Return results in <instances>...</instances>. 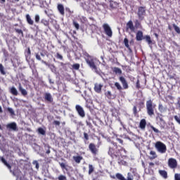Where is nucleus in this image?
Here are the masks:
<instances>
[{
	"instance_id": "1",
	"label": "nucleus",
	"mask_w": 180,
	"mask_h": 180,
	"mask_svg": "<svg viewBox=\"0 0 180 180\" xmlns=\"http://www.w3.org/2000/svg\"><path fill=\"white\" fill-rule=\"evenodd\" d=\"M108 148V154L111 157L112 160H117V158H123L125 157L120 153V149L117 148V143L112 141Z\"/></svg>"
},
{
	"instance_id": "2",
	"label": "nucleus",
	"mask_w": 180,
	"mask_h": 180,
	"mask_svg": "<svg viewBox=\"0 0 180 180\" xmlns=\"http://www.w3.org/2000/svg\"><path fill=\"white\" fill-rule=\"evenodd\" d=\"M146 110L148 116H154V110H155V105L153 103V100L146 101Z\"/></svg>"
},
{
	"instance_id": "3",
	"label": "nucleus",
	"mask_w": 180,
	"mask_h": 180,
	"mask_svg": "<svg viewBox=\"0 0 180 180\" xmlns=\"http://www.w3.org/2000/svg\"><path fill=\"white\" fill-rule=\"evenodd\" d=\"M155 148L160 154H165L167 153V145L161 141H157L155 143Z\"/></svg>"
},
{
	"instance_id": "4",
	"label": "nucleus",
	"mask_w": 180,
	"mask_h": 180,
	"mask_svg": "<svg viewBox=\"0 0 180 180\" xmlns=\"http://www.w3.org/2000/svg\"><path fill=\"white\" fill-rule=\"evenodd\" d=\"M115 176L119 180H134V176H133V174H131V172L127 173V179L124 178V176H123L122 174L120 173H117L115 174Z\"/></svg>"
},
{
	"instance_id": "5",
	"label": "nucleus",
	"mask_w": 180,
	"mask_h": 180,
	"mask_svg": "<svg viewBox=\"0 0 180 180\" xmlns=\"http://www.w3.org/2000/svg\"><path fill=\"white\" fill-rule=\"evenodd\" d=\"M137 15L139 20H144V17L146 16V7L144 6L139 7Z\"/></svg>"
},
{
	"instance_id": "6",
	"label": "nucleus",
	"mask_w": 180,
	"mask_h": 180,
	"mask_svg": "<svg viewBox=\"0 0 180 180\" xmlns=\"http://www.w3.org/2000/svg\"><path fill=\"white\" fill-rule=\"evenodd\" d=\"M103 29L106 36H108V37H112V36H113V32L112 31V28H110V26H109V24L104 23L103 25Z\"/></svg>"
},
{
	"instance_id": "7",
	"label": "nucleus",
	"mask_w": 180,
	"mask_h": 180,
	"mask_svg": "<svg viewBox=\"0 0 180 180\" xmlns=\"http://www.w3.org/2000/svg\"><path fill=\"white\" fill-rule=\"evenodd\" d=\"M167 164L168 167H170L171 169H175V168H177L178 167V162L176 161V159L174 158H169Z\"/></svg>"
},
{
	"instance_id": "8",
	"label": "nucleus",
	"mask_w": 180,
	"mask_h": 180,
	"mask_svg": "<svg viewBox=\"0 0 180 180\" xmlns=\"http://www.w3.org/2000/svg\"><path fill=\"white\" fill-rule=\"evenodd\" d=\"M86 62L91 70H94L95 72H98V68L96 67V65H95L94 59H86Z\"/></svg>"
},
{
	"instance_id": "9",
	"label": "nucleus",
	"mask_w": 180,
	"mask_h": 180,
	"mask_svg": "<svg viewBox=\"0 0 180 180\" xmlns=\"http://www.w3.org/2000/svg\"><path fill=\"white\" fill-rule=\"evenodd\" d=\"M89 151H91V154H93V155H96V154H98V153L99 152V149L96 148V145H95V143H89Z\"/></svg>"
},
{
	"instance_id": "10",
	"label": "nucleus",
	"mask_w": 180,
	"mask_h": 180,
	"mask_svg": "<svg viewBox=\"0 0 180 180\" xmlns=\"http://www.w3.org/2000/svg\"><path fill=\"white\" fill-rule=\"evenodd\" d=\"M156 120L158 122L160 129H165V121L164 120V118H162V115H158L156 117Z\"/></svg>"
},
{
	"instance_id": "11",
	"label": "nucleus",
	"mask_w": 180,
	"mask_h": 180,
	"mask_svg": "<svg viewBox=\"0 0 180 180\" xmlns=\"http://www.w3.org/2000/svg\"><path fill=\"white\" fill-rule=\"evenodd\" d=\"M7 130H12L13 131H18V125L16 122L8 123L6 125Z\"/></svg>"
},
{
	"instance_id": "12",
	"label": "nucleus",
	"mask_w": 180,
	"mask_h": 180,
	"mask_svg": "<svg viewBox=\"0 0 180 180\" xmlns=\"http://www.w3.org/2000/svg\"><path fill=\"white\" fill-rule=\"evenodd\" d=\"M75 109L80 117H85V111L84 110V108L81 107L79 105H77L75 106Z\"/></svg>"
},
{
	"instance_id": "13",
	"label": "nucleus",
	"mask_w": 180,
	"mask_h": 180,
	"mask_svg": "<svg viewBox=\"0 0 180 180\" xmlns=\"http://www.w3.org/2000/svg\"><path fill=\"white\" fill-rule=\"evenodd\" d=\"M109 2H110V10L116 11V9H119V3L113 0H110Z\"/></svg>"
},
{
	"instance_id": "14",
	"label": "nucleus",
	"mask_w": 180,
	"mask_h": 180,
	"mask_svg": "<svg viewBox=\"0 0 180 180\" xmlns=\"http://www.w3.org/2000/svg\"><path fill=\"white\" fill-rule=\"evenodd\" d=\"M119 81H120L121 84H122L124 89H129V84L127 83V80H126V78H124V77L120 76L119 77Z\"/></svg>"
},
{
	"instance_id": "15",
	"label": "nucleus",
	"mask_w": 180,
	"mask_h": 180,
	"mask_svg": "<svg viewBox=\"0 0 180 180\" xmlns=\"http://www.w3.org/2000/svg\"><path fill=\"white\" fill-rule=\"evenodd\" d=\"M126 29L127 30H131V32H134V30H136V27H134V25L133 24V21L131 20L127 22Z\"/></svg>"
},
{
	"instance_id": "16",
	"label": "nucleus",
	"mask_w": 180,
	"mask_h": 180,
	"mask_svg": "<svg viewBox=\"0 0 180 180\" xmlns=\"http://www.w3.org/2000/svg\"><path fill=\"white\" fill-rule=\"evenodd\" d=\"M102 88H103V84L96 83L94 84V91L96 94H101L102 92Z\"/></svg>"
},
{
	"instance_id": "17",
	"label": "nucleus",
	"mask_w": 180,
	"mask_h": 180,
	"mask_svg": "<svg viewBox=\"0 0 180 180\" xmlns=\"http://www.w3.org/2000/svg\"><path fill=\"white\" fill-rule=\"evenodd\" d=\"M144 39V37L143 35V32L141 30H139L136 34V39L137 41H141Z\"/></svg>"
},
{
	"instance_id": "18",
	"label": "nucleus",
	"mask_w": 180,
	"mask_h": 180,
	"mask_svg": "<svg viewBox=\"0 0 180 180\" xmlns=\"http://www.w3.org/2000/svg\"><path fill=\"white\" fill-rule=\"evenodd\" d=\"M158 172L163 179H168V172L167 171L159 169Z\"/></svg>"
},
{
	"instance_id": "19",
	"label": "nucleus",
	"mask_w": 180,
	"mask_h": 180,
	"mask_svg": "<svg viewBox=\"0 0 180 180\" xmlns=\"http://www.w3.org/2000/svg\"><path fill=\"white\" fill-rule=\"evenodd\" d=\"M18 91L20 92H21V94L22 95V96H27V91H26V89H23V87L22 86V84H20V83H19V84H18Z\"/></svg>"
},
{
	"instance_id": "20",
	"label": "nucleus",
	"mask_w": 180,
	"mask_h": 180,
	"mask_svg": "<svg viewBox=\"0 0 180 180\" xmlns=\"http://www.w3.org/2000/svg\"><path fill=\"white\" fill-rule=\"evenodd\" d=\"M57 9H58L59 13H60L62 15V16H64V15H65V12L64 10V5L60 4H58Z\"/></svg>"
},
{
	"instance_id": "21",
	"label": "nucleus",
	"mask_w": 180,
	"mask_h": 180,
	"mask_svg": "<svg viewBox=\"0 0 180 180\" xmlns=\"http://www.w3.org/2000/svg\"><path fill=\"white\" fill-rule=\"evenodd\" d=\"M149 154V160H150V161H153V160H155V158H158V155H157V153L154 150H150Z\"/></svg>"
},
{
	"instance_id": "22",
	"label": "nucleus",
	"mask_w": 180,
	"mask_h": 180,
	"mask_svg": "<svg viewBox=\"0 0 180 180\" xmlns=\"http://www.w3.org/2000/svg\"><path fill=\"white\" fill-rule=\"evenodd\" d=\"M25 18L28 25H30V26H33V25H34V21L33 20V19H32L30 15L26 14Z\"/></svg>"
},
{
	"instance_id": "23",
	"label": "nucleus",
	"mask_w": 180,
	"mask_h": 180,
	"mask_svg": "<svg viewBox=\"0 0 180 180\" xmlns=\"http://www.w3.org/2000/svg\"><path fill=\"white\" fill-rule=\"evenodd\" d=\"M146 126H147V121L146 119H142L139 122V127L141 130H146Z\"/></svg>"
},
{
	"instance_id": "24",
	"label": "nucleus",
	"mask_w": 180,
	"mask_h": 180,
	"mask_svg": "<svg viewBox=\"0 0 180 180\" xmlns=\"http://www.w3.org/2000/svg\"><path fill=\"white\" fill-rule=\"evenodd\" d=\"M105 96L108 98V99H115L116 98V95L112 94V91H107L105 93Z\"/></svg>"
},
{
	"instance_id": "25",
	"label": "nucleus",
	"mask_w": 180,
	"mask_h": 180,
	"mask_svg": "<svg viewBox=\"0 0 180 180\" xmlns=\"http://www.w3.org/2000/svg\"><path fill=\"white\" fill-rule=\"evenodd\" d=\"M0 161H1V162H3V164H4V165H6L7 168H8V169H12V166H11L9 163H8V162L6 161V160H5L4 157L0 156Z\"/></svg>"
},
{
	"instance_id": "26",
	"label": "nucleus",
	"mask_w": 180,
	"mask_h": 180,
	"mask_svg": "<svg viewBox=\"0 0 180 180\" xmlns=\"http://www.w3.org/2000/svg\"><path fill=\"white\" fill-rule=\"evenodd\" d=\"M44 99L45 101H47V102H53V97L51 96V94L50 93H46L44 94Z\"/></svg>"
},
{
	"instance_id": "27",
	"label": "nucleus",
	"mask_w": 180,
	"mask_h": 180,
	"mask_svg": "<svg viewBox=\"0 0 180 180\" xmlns=\"http://www.w3.org/2000/svg\"><path fill=\"white\" fill-rule=\"evenodd\" d=\"M73 160L76 162V164H80L81 161L84 160V158H82V156H80V155L73 156Z\"/></svg>"
},
{
	"instance_id": "28",
	"label": "nucleus",
	"mask_w": 180,
	"mask_h": 180,
	"mask_svg": "<svg viewBox=\"0 0 180 180\" xmlns=\"http://www.w3.org/2000/svg\"><path fill=\"white\" fill-rule=\"evenodd\" d=\"M10 92L14 96H18V89H16V88L15 86H13L11 88Z\"/></svg>"
},
{
	"instance_id": "29",
	"label": "nucleus",
	"mask_w": 180,
	"mask_h": 180,
	"mask_svg": "<svg viewBox=\"0 0 180 180\" xmlns=\"http://www.w3.org/2000/svg\"><path fill=\"white\" fill-rule=\"evenodd\" d=\"M26 58H30L32 57V51H30V48H27L25 51Z\"/></svg>"
},
{
	"instance_id": "30",
	"label": "nucleus",
	"mask_w": 180,
	"mask_h": 180,
	"mask_svg": "<svg viewBox=\"0 0 180 180\" xmlns=\"http://www.w3.org/2000/svg\"><path fill=\"white\" fill-rule=\"evenodd\" d=\"M134 25L135 26L134 27H135V29H141V27H143V26L141 25V22L139 20H135Z\"/></svg>"
},
{
	"instance_id": "31",
	"label": "nucleus",
	"mask_w": 180,
	"mask_h": 180,
	"mask_svg": "<svg viewBox=\"0 0 180 180\" xmlns=\"http://www.w3.org/2000/svg\"><path fill=\"white\" fill-rule=\"evenodd\" d=\"M124 44L129 51H131V48H130V45H129V39L127 38L124 39Z\"/></svg>"
},
{
	"instance_id": "32",
	"label": "nucleus",
	"mask_w": 180,
	"mask_h": 180,
	"mask_svg": "<svg viewBox=\"0 0 180 180\" xmlns=\"http://www.w3.org/2000/svg\"><path fill=\"white\" fill-rule=\"evenodd\" d=\"M112 72H115V74H118V75H122V69L117 67L113 68Z\"/></svg>"
},
{
	"instance_id": "33",
	"label": "nucleus",
	"mask_w": 180,
	"mask_h": 180,
	"mask_svg": "<svg viewBox=\"0 0 180 180\" xmlns=\"http://www.w3.org/2000/svg\"><path fill=\"white\" fill-rule=\"evenodd\" d=\"M35 58L38 60V61H41L42 64H45V65H48L47 62L41 60V57H40L39 53H35Z\"/></svg>"
},
{
	"instance_id": "34",
	"label": "nucleus",
	"mask_w": 180,
	"mask_h": 180,
	"mask_svg": "<svg viewBox=\"0 0 180 180\" xmlns=\"http://www.w3.org/2000/svg\"><path fill=\"white\" fill-rule=\"evenodd\" d=\"M117 162L119 164V165H124V166H127V162L123 160H120V158H117Z\"/></svg>"
},
{
	"instance_id": "35",
	"label": "nucleus",
	"mask_w": 180,
	"mask_h": 180,
	"mask_svg": "<svg viewBox=\"0 0 180 180\" xmlns=\"http://www.w3.org/2000/svg\"><path fill=\"white\" fill-rule=\"evenodd\" d=\"M146 39V41L148 42V44H152L153 41L151 40V37L150 35H146L143 37Z\"/></svg>"
},
{
	"instance_id": "36",
	"label": "nucleus",
	"mask_w": 180,
	"mask_h": 180,
	"mask_svg": "<svg viewBox=\"0 0 180 180\" xmlns=\"http://www.w3.org/2000/svg\"><path fill=\"white\" fill-rule=\"evenodd\" d=\"M59 165H60V167L62 169H65V171H68V168H67L68 167V165H66L65 163L59 162Z\"/></svg>"
},
{
	"instance_id": "37",
	"label": "nucleus",
	"mask_w": 180,
	"mask_h": 180,
	"mask_svg": "<svg viewBox=\"0 0 180 180\" xmlns=\"http://www.w3.org/2000/svg\"><path fill=\"white\" fill-rule=\"evenodd\" d=\"M94 171H95V167H94V165L89 164V175H91L92 173L94 172Z\"/></svg>"
},
{
	"instance_id": "38",
	"label": "nucleus",
	"mask_w": 180,
	"mask_h": 180,
	"mask_svg": "<svg viewBox=\"0 0 180 180\" xmlns=\"http://www.w3.org/2000/svg\"><path fill=\"white\" fill-rule=\"evenodd\" d=\"M37 131L39 134H41V136H46V130H44V129L39 127L38 128Z\"/></svg>"
},
{
	"instance_id": "39",
	"label": "nucleus",
	"mask_w": 180,
	"mask_h": 180,
	"mask_svg": "<svg viewBox=\"0 0 180 180\" xmlns=\"http://www.w3.org/2000/svg\"><path fill=\"white\" fill-rule=\"evenodd\" d=\"M133 113L135 117H139V112L137 111V106L136 105L133 107Z\"/></svg>"
},
{
	"instance_id": "40",
	"label": "nucleus",
	"mask_w": 180,
	"mask_h": 180,
	"mask_svg": "<svg viewBox=\"0 0 180 180\" xmlns=\"http://www.w3.org/2000/svg\"><path fill=\"white\" fill-rule=\"evenodd\" d=\"M0 72L2 75H6V72H5V68L2 63H0Z\"/></svg>"
},
{
	"instance_id": "41",
	"label": "nucleus",
	"mask_w": 180,
	"mask_h": 180,
	"mask_svg": "<svg viewBox=\"0 0 180 180\" xmlns=\"http://www.w3.org/2000/svg\"><path fill=\"white\" fill-rule=\"evenodd\" d=\"M84 141L86 144V141L89 140V135L86 132H84Z\"/></svg>"
},
{
	"instance_id": "42",
	"label": "nucleus",
	"mask_w": 180,
	"mask_h": 180,
	"mask_svg": "<svg viewBox=\"0 0 180 180\" xmlns=\"http://www.w3.org/2000/svg\"><path fill=\"white\" fill-rule=\"evenodd\" d=\"M172 26H173L175 32H177L178 34H180V28H179V27L176 26V25L175 23H174L172 25Z\"/></svg>"
},
{
	"instance_id": "43",
	"label": "nucleus",
	"mask_w": 180,
	"mask_h": 180,
	"mask_svg": "<svg viewBox=\"0 0 180 180\" xmlns=\"http://www.w3.org/2000/svg\"><path fill=\"white\" fill-rule=\"evenodd\" d=\"M115 86L117 88L118 91H122V89H123V88L122 87V85H120L119 82H115Z\"/></svg>"
},
{
	"instance_id": "44",
	"label": "nucleus",
	"mask_w": 180,
	"mask_h": 180,
	"mask_svg": "<svg viewBox=\"0 0 180 180\" xmlns=\"http://www.w3.org/2000/svg\"><path fill=\"white\" fill-rule=\"evenodd\" d=\"M41 23H42V25H44V26H49L50 25L49 20L44 19L41 20Z\"/></svg>"
},
{
	"instance_id": "45",
	"label": "nucleus",
	"mask_w": 180,
	"mask_h": 180,
	"mask_svg": "<svg viewBox=\"0 0 180 180\" xmlns=\"http://www.w3.org/2000/svg\"><path fill=\"white\" fill-rule=\"evenodd\" d=\"M150 129H151L152 130H153V131H154L155 133H156L157 134H158V133H160V130H158V129L155 128L154 126L150 125Z\"/></svg>"
},
{
	"instance_id": "46",
	"label": "nucleus",
	"mask_w": 180,
	"mask_h": 180,
	"mask_svg": "<svg viewBox=\"0 0 180 180\" xmlns=\"http://www.w3.org/2000/svg\"><path fill=\"white\" fill-rule=\"evenodd\" d=\"M34 20L35 23H39L40 22V15H39V14L35 15Z\"/></svg>"
},
{
	"instance_id": "47",
	"label": "nucleus",
	"mask_w": 180,
	"mask_h": 180,
	"mask_svg": "<svg viewBox=\"0 0 180 180\" xmlns=\"http://www.w3.org/2000/svg\"><path fill=\"white\" fill-rule=\"evenodd\" d=\"M7 110H8V112H10L11 116L15 115V111L11 108H8Z\"/></svg>"
},
{
	"instance_id": "48",
	"label": "nucleus",
	"mask_w": 180,
	"mask_h": 180,
	"mask_svg": "<svg viewBox=\"0 0 180 180\" xmlns=\"http://www.w3.org/2000/svg\"><path fill=\"white\" fill-rule=\"evenodd\" d=\"M58 180H67V176H65V175L60 174L58 176Z\"/></svg>"
},
{
	"instance_id": "49",
	"label": "nucleus",
	"mask_w": 180,
	"mask_h": 180,
	"mask_svg": "<svg viewBox=\"0 0 180 180\" xmlns=\"http://www.w3.org/2000/svg\"><path fill=\"white\" fill-rule=\"evenodd\" d=\"M79 63H75L72 65V68L73 70H79Z\"/></svg>"
},
{
	"instance_id": "50",
	"label": "nucleus",
	"mask_w": 180,
	"mask_h": 180,
	"mask_svg": "<svg viewBox=\"0 0 180 180\" xmlns=\"http://www.w3.org/2000/svg\"><path fill=\"white\" fill-rule=\"evenodd\" d=\"M73 26H75L77 30H79V24L78 22L73 21Z\"/></svg>"
},
{
	"instance_id": "51",
	"label": "nucleus",
	"mask_w": 180,
	"mask_h": 180,
	"mask_svg": "<svg viewBox=\"0 0 180 180\" xmlns=\"http://www.w3.org/2000/svg\"><path fill=\"white\" fill-rule=\"evenodd\" d=\"M56 58H58V60H63L64 58L62 56L61 54H60V53H56Z\"/></svg>"
},
{
	"instance_id": "52",
	"label": "nucleus",
	"mask_w": 180,
	"mask_h": 180,
	"mask_svg": "<svg viewBox=\"0 0 180 180\" xmlns=\"http://www.w3.org/2000/svg\"><path fill=\"white\" fill-rule=\"evenodd\" d=\"M139 109H143L144 108V101H140L139 103Z\"/></svg>"
},
{
	"instance_id": "53",
	"label": "nucleus",
	"mask_w": 180,
	"mask_h": 180,
	"mask_svg": "<svg viewBox=\"0 0 180 180\" xmlns=\"http://www.w3.org/2000/svg\"><path fill=\"white\" fill-rule=\"evenodd\" d=\"M174 180H180V174L176 173L174 174Z\"/></svg>"
},
{
	"instance_id": "54",
	"label": "nucleus",
	"mask_w": 180,
	"mask_h": 180,
	"mask_svg": "<svg viewBox=\"0 0 180 180\" xmlns=\"http://www.w3.org/2000/svg\"><path fill=\"white\" fill-rule=\"evenodd\" d=\"M15 31L16 33H18V34H22L23 36V31H22V30L15 29Z\"/></svg>"
},
{
	"instance_id": "55",
	"label": "nucleus",
	"mask_w": 180,
	"mask_h": 180,
	"mask_svg": "<svg viewBox=\"0 0 180 180\" xmlns=\"http://www.w3.org/2000/svg\"><path fill=\"white\" fill-rule=\"evenodd\" d=\"M136 86L137 89H140L141 88V86H140V80H139V79H138V80L136 81Z\"/></svg>"
},
{
	"instance_id": "56",
	"label": "nucleus",
	"mask_w": 180,
	"mask_h": 180,
	"mask_svg": "<svg viewBox=\"0 0 180 180\" xmlns=\"http://www.w3.org/2000/svg\"><path fill=\"white\" fill-rule=\"evenodd\" d=\"M74 34H77V31L75 30L72 31V37H73V39H75V40H77L78 38H77V37H75Z\"/></svg>"
},
{
	"instance_id": "57",
	"label": "nucleus",
	"mask_w": 180,
	"mask_h": 180,
	"mask_svg": "<svg viewBox=\"0 0 180 180\" xmlns=\"http://www.w3.org/2000/svg\"><path fill=\"white\" fill-rule=\"evenodd\" d=\"M174 120L176 122H177V123H179V124H180V117H178V115H174Z\"/></svg>"
},
{
	"instance_id": "58",
	"label": "nucleus",
	"mask_w": 180,
	"mask_h": 180,
	"mask_svg": "<svg viewBox=\"0 0 180 180\" xmlns=\"http://www.w3.org/2000/svg\"><path fill=\"white\" fill-rule=\"evenodd\" d=\"M120 154H122V151H124V153L125 154H127V150H126V149H125L124 148H123V147H121V148H120Z\"/></svg>"
},
{
	"instance_id": "59",
	"label": "nucleus",
	"mask_w": 180,
	"mask_h": 180,
	"mask_svg": "<svg viewBox=\"0 0 180 180\" xmlns=\"http://www.w3.org/2000/svg\"><path fill=\"white\" fill-rule=\"evenodd\" d=\"M86 126H89L90 127V129H92V127H94V126L92 125V123H91V122H86Z\"/></svg>"
},
{
	"instance_id": "60",
	"label": "nucleus",
	"mask_w": 180,
	"mask_h": 180,
	"mask_svg": "<svg viewBox=\"0 0 180 180\" xmlns=\"http://www.w3.org/2000/svg\"><path fill=\"white\" fill-rule=\"evenodd\" d=\"M33 165H35L37 169H39V162H37V161L33 162Z\"/></svg>"
},
{
	"instance_id": "61",
	"label": "nucleus",
	"mask_w": 180,
	"mask_h": 180,
	"mask_svg": "<svg viewBox=\"0 0 180 180\" xmlns=\"http://www.w3.org/2000/svg\"><path fill=\"white\" fill-rule=\"evenodd\" d=\"M53 124H55V126H60V121L55 120L53 121Z\"/></svg>"
},
{
	"instance_id": "62",
	"label": "nucleus",
	"mask_w": 180,
	"mask_h": 180,
	"mask_svg": "<svg viewBox=\"0 0 180 180\" xmlns=\"http://www.w3.org/2000/svg\"><path fill=\"white\" fill-rule=\"evenodd\" d=\"M117 141H118V143H120V144H122V146H123V140L119 138L116 139Z\"/></svg>"
},
{
	"instance_id": "63",
	"label": "nucleus",
	"mask_w": 180,
	"mask_h": 180,
	"mask_svg": "<svg viewBox=\"0 0 180 180\" xmlns=\"http://www.w3.org/2000/svg\"><path fill=\"white\" fill-rule=\"evenodd\" d=\"M176 109L180 110V101H178L176 104Z\"/></svg>"
},
{
	"instance_id": "64",
	"label": "nucleus",
	"mask_w": 180,
	"mask_h": 180,
	"mask_svg": "<svg viewBox=\"0 0 180 180\" xmlns=\"http://www.w3.org/2000/svg\"><path fill=\"white\" fill-rule=\"evenodd\" d=\"M158 109L159 110H164V106L162 105V104H159L158 105Z\"/></svg>"
}]
</instances>
